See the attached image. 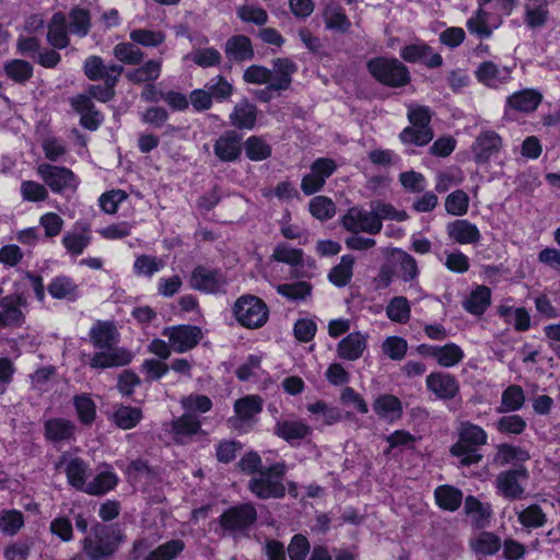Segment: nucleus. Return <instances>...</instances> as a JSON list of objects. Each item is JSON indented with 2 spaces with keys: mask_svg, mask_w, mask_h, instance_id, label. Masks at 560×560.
I'll return each instance as SVG.
<instances>
[{
  "mask_svg": "<svg viewBox=\"0 0 560 560\" xmlns=\"http://www.w3.org/2000/svg\"><path fill=\"white\" fill-rule=\"evenodd\" d=\"M66 475L69 483L83 491L86 487L88 465L80 458H72L66 467Z\"/></svg>",
  "mask_w": 560,
  "mask_h": 560,
  "instance_id": "48",
  "label": "nucleus"
},
{
  "mask_svg": "<svg viewBox=\"0 0 560 560\" xmlns=\"http://www.w3.org/2000/svg\"><path fill=\"white\" fill-rule=\"evenodd\" d=\"M162 69V61L150 59L142 66L127 72L126 78L132 83L153 82L159 79Z\"/></svg>",
  "mask_w": 560,
  "mask_h": 560,
  "instance_id": "36",
  "label": "nucleus"
},
{
  "mask_svg": "<svg viewBox=\"0 0 560 560\" xmlns=\"http://www.w3.org/2000/svg\"><path fill=\"white\" fill-rule=\"evenodd\" d=\"M501 138L494 131L481 132L472 147L474 159L477 163L487 162L501 149Z\"/></svg>",
  "mask_w": 560,
  "mask_h": 560,
  "instance_id": "21",
  "label": "nucleus"
},
{
  "mask_svg": "<svg viewBox=\"0 0 560 560\" xmlns=\"http://www.w3.org/2000/svg\"><path fill=\"white\" fill-rule=\"evenodd\" d=\"M271 89L284 90L291 83V75L295 72V65L285 58H279L273 62Z\"/></svg>",
  "mask_w": 560,
  "mask_h": 560,
  "instance_id": "39",
  "label": "nucleus"
},
{
  "mask_svg": "<svg viewBox=\"0 0 560 560\" xmlns=\"http://www.w3.org/2000/svg\"><path fill=\"white\" fill-rule=\"evenodd\" d=\"M47 40L52 47L58 49H62L68 46L69 38L66 16L63 13L57 12L52 15L50 23L48 24Z\"/></svg>",
  "mask_w": 560,
  "mask_h": 560,
  "instance_id": "33",
  "label": "nucleus"
},
{
  "mask_svg": "<svg viewBox=\"0 0 560 560\" xmlns=\"http://www.w3.org/2000/svg\"><path fill=\"white\" fill-rule=\"evenodd\" d=\"M285 475V465L277 463L257 475H254L248 481V489L259 499H279L285 494L283 477Z\"/></svg>",
  "mask_w": 560,
  "mask_h": 560,
  "instance_id": "4",
  "label": "nucleus"
},
{
  "mask_svg": "<svg viewBox=\"0 0 560 560\" xmlns=\"http://www.w3.org/2000/svg\"><path fill=\"white\" fill-rule=\"evenodd\" d=\"M142 419L140 408L130 406H120L113 413V421L122 430L135 428Z\"/></svg>",
  "mask_w": 560,
  "mask_h": 560,
  "instance_id": "46",
  "label": "nucleus"
},
{
  "mask_svg": "<svg viewBox=\"0 0 560 560\" xmlns=\"http://www.w3.org/2000/svg\"><path fill=\"white\" fill-rule=\"evenodd\" d=\"M200 429L201 422L192 413H184L172 422L173 438L179 444H186Z\"/></svg>",
  "mask_w": 560,
  "mask_h": 560,
  "instance_id": "25",
  "label": "nucleus"
},
{
  "mask_svg": "<svg viewBox=\"0 0 560 560\" xmlns=\"http://www.w3.org/2000/svg\"><path fill=\"white\" fill-rule=\"evenodd\" d=\"M436 504L446 511H456L462 503L463 493L452 486H440L434 491Z\"/></svg>",
  "mask_w": 560,
  "mask_h": 560,
  "instance_id": "41",
  "label": "nucleus"
},
{
  "mask_svg": "<svg viewBox=\"0 0 560 560\" xmlns=\"http://www.w3.org/2000/svg\"><path fill=\"white\" fill-rule=\"evenodd\" d=\"M262 410V399L257 395H247L234 402V416L228 422L233 430L249 432Z\"/></svg>",
  "mask_w": 560,
  "mask_h": 560,
  "instance_id": "8",
  "label": "nucleus"
},
{
  "mask_svg": "<svg viewBox=\"0 0 560 560\" xmlns=\"http://www.w3.org/2000/svg\"><path fill=\"white\" fill-rule=\"evenodd\" d=\"M408 120L411 126L406 127L400 132V141L405 144H428L433 138V132L429 126L431 121L429 108L425 106H410L408 108Z\"/></svg>",
  "mask_w": 560,
  "mask_h": 560,
  "instance_id": "5",
  "label": "nucleus"
},
{
  "mask_svg": "<svg viewBox=\"0 0 560 560\" xmlns=\"http://www.w3.org/2000/svg\"><path fill=\"white\" fill-rule=\"evenodd\" d=\"M117 475L113 471L98 474L91 482L86 483L84 492L92 495H101L112 490L117 485Z\"/></svg>",
  "mask_w": 560,
  "mask_h": 560,
  "instance_id": "52",
  "label": "nucleus"
},
{
  "mask_svg": "<svg viewBox=\"0 0 560 560\" xmlns=\"http://www.w3.org/2000/svg\"><path fill=\"white\" fill-rule=\"evenodd\" d=\"M476 77L483 84L497 88L510 80L511 70L508 67H499L492 61H486L476 70Z\"/></svg>",
  "mask_w": 560,
  "mask_h": 560,
  "instance_id": "26",
  "label": "nucleus"
},
{
  "mask_svg": "<svg viewBox=\"0 0 560 560\" xmlns=\"http://www.w3.org/2000/svg\"><path fill=\"white\" fill-rule=\"evenodd\" d=\"M418 350L422 355L434 359L440 366L445 369L458 365L465 358L464 350L455 342H447L443 346L421 345Z\"/></svg>",
  "mask_w": 560,
  "mask_h": 560,
  "instance_id": "15",
  "label": "nucleus"
},
{
  "mask_svg": "<svg viewBox=\"0 0 560 560\" xmlns=\"http://www.w3.org/2000/svg\"><path fill=\"white\" fill-rule=\"evenodd\" d=\"M236 320L246 328H259L264 326L269 316L266 303L255 295H242L233 306Z\"/></svg>",
  "mask_w": 560,
  "mask_h": 560,
  "instance_id": "7",
  "label": "nucleus"
},
{
  "mask_svg": "<svg viewBox=\"0 0 560 560\" xmlns=\"http://www.w3.org/2000/svg\"><path fill=\"white\" fill-rule=\"evenodd\" d=\"M245 152L252 161H262L270 156L271 148L261 138L252 136L245 142Z\"/></svg>",
  "mask_w": 560,
  "mask_h": 560,
  "instance_id": "62",
  "label": "nucleus"
},
{
  "mask_svg": "<svg viewBox=\"0 0 560 560\" xmlns=\"http://www.w3.org/2000/svg\"><path fill=\"white\" fill-rule=\"evenodd\" d=\"M27 300L23 294H11L0 301V326H20L24 322L23 310Z\"/></svg>",
  "mask_w": 560,
  "mask_h": 560,
  "instance_id": "19",
  "label": "nucleus"
},
{
  "mask_svg": "<svg viewBox=\"0 0 560 560\" xmlns=\"http://www.w3.org/2000/svg\"><path fill=\"white\" fill-rule=\"evenodd\" d=\"M205 88L210 92L211 97L217 101H224L229 98L233 92L232 84L221 75L210 79Z\"/></svg>",
  "mask_w": 560,
  "mask_h": 560,
  "instance_id": "64",
  "label": "nucleus"
},
{
  "mask_svg": "<svg viewBox=\"0 0 560 560\" xmlns=\"http://www.w3.org/2000/svg\"><path fill=\"white\" fill-rule=\"evenodd\" d=\"M342 226L353 233L378 234L383 224L378 222V218L373 214L372 209L364 210L361 207H351L341 218Z\"/></svg>",
  "mask_w": 560,
  "mask_h": 560,
  "instance_id": "9",
  "label": "nucleus"
},
{
  "mask_svg": "<svg viewBox=\"0 0 560 560\" xmlns=\"http://www.w3.org/2000/svg\"><path fill=\"white\" fill-rule=\"evenodd\" d=\"M257 520V512L253 504L244 503L233 506L221 515V525L231 532H243Z\"/></svg>",
  "mask_w": 560,
  "mask_h": 560,
  "instance_id": "16",
  "label": "nucleus"
},
{
  "mask_svg": "<svg viewBox=\"0 0 560 560\" xmlns=\"http://www.w3.org/2000/svg\"><path fill=\"white\" fill-rule=\"evenodd\" d=\"M525 402V395L521 386L511 385L503 393L499 412H510L520 410Z\"/></svg>",
  "mask_w": 560,
  "mask_h": 560,
  "instance_id": "47",
  "label": "nucleus"
},
{
  "mask_svg": "<svg viewBox=\"0 0 560 560\" xmlns=\"http://www.w3.org/2000/svg\"><path fill=\"white\" fill-rule=\"evenodd\" d=\"M470 547L478 555L491 556L500 549L501 541L494 534L483 532L470 540Z\"/></svg>",
  "mask_w": 560,
  "mask_h": 560,
  "instance_id": "45",
  "label": "nucleus"
},
{
  "mask_svg": "<svg viewBox=\"0 0 560 560\" xmlns=\"http://www.w3.org/2000/svg\"><path fill=\"white\" fill-rule=\"evenodd\" d=\"M469 207V197L464 190H455L445 199V210L447 213L462 217L467 213Z\"/></svg>",
  "mask_w": 560,
  "mask_h": 560,
  "instance_id": "59",
  "label": "nucleus"
},
{
  "mask_svg": "<svg viewBox=\"0 0 560 560\" xmlns=\"http://www.w3.org/2000/svg\"><path fill=\"white\" fill-rule=\"evenodd\" d=\"M225 54L230 60H247L254 55L250 40L246 36H233L225 44Z\"/></svg>",
  "mask_w": 560,
  "mask_h": 560,
  "instance_id": "40",
  "label": "nucleus"
},
{
  "mask_svg": "<svg viewBox=\"0 0 560 560\" xmlns=\"http://www.w3.org/2000/svg\"><path fill=\"white\" fill-rule=\"evenodd\" d=\"M24 525L22 512L18 510L0 511V530L8 536L15 535Z\"/></svg>",
  "mask_w": 560,
  "mask_h": 560,
  "instance_id": "57",
  "label": "nucleus"
},
{
  "mask_svg": "<svg viewBox=\"0 0 560 560\" xmlns=\"http://www.w3.org/2000/svg\"><path fill=\"white\" fill-rule=\"evenodd\" d=\"M90 340L96 352L90 359L93 369H108L128 364L132 355L119 348V335L113 323L96 322L90 329Z\"/></svg>",
  "mask_w": 560,
  "mask_h": 560,
  "instance_id": "1",
  "label": "nucleus"
},
{
  "mask_svg": "<svg viewBox=\"0 0 560 560\" xmlns=\"http://www.w3.org/2000/svg\"><path fill=\"white\" fill-rule=\"evenodd\" d=\"M368 347V335L360 331L348 334L337 345V354L340 359L355 361L360 359Z\"/></svg>",
  "mask_w": 560,
  "mask_h": 560,
  "instance_id": "20",
  "label": "nucleus"
},
{
  "mask_svg": "<svg viewBox=\"0 0 560 560\" xmlns=\"http://www.w3.org/2000/svg\"><path fill=\"white\" fill-rule=\"evenodd\" d=\"M114 57L126 65H140L144 54L136 43H119L113 49Z\"/></svg>",
  "mask_w": 560,
  "mask_h": 560,
  "instance_id": "49",
  "label": "nucleus"
},
{
  "mask_svg": "<svg viewBox=\"0 0 560 560\" xmlns=\"http://www.w3.org/2000/svg\"><path fill=\"white\" fill-rule=\"evenodd\" d=\"M368 69L375 80L387 86L399 88L410 81L407 67L397 59L375 58L369 61Z\"/></svg>",
  "mask_w": 560,
  "mask_h": 560,
  "instance_id": "6",
  "label": "nucleus"
},
{
  "mask_svg": "<svg viewBox=\"0 0 560 560\" xmlns=\"http://www.w3.org/2000/svg\"><path fill=\"white\" fill-rule=\"evenodd\" d=\"M83 70L90 80L116 84L124 68L117 63L105 65L101 57L90 56L84 62Z\"/></svg>",
  "mask_w": 560,
  "mask_h": 560,
  "instance_id": "17",
  "label": "nucleus"
},
{
  "mask_svg": "<svg viewBox=\"0 0 560 560\" xmlns=\"http://www.w3.org/2000/svg\"><path fill=\"white\" fill-rule=\"evenodd\" d=\"M529 459V454L526 450L513 446L510 444H499L493 463L500 467L509 464L524 463Z\"/></svg>",
  "mask_w": 560,
  "mask_h": 560,
  "instance_id": "37",
  "label": "nucleus"
},
{
  "mask_svg": "<svg viewBox=\"0 0 560 560\" xmlns=\"http://www.w3.org/2000/svg\"><path fill=\"white\" fill-rule=\"evenodd\" d=\"M168 338L170 346L177 353H184L198 345L202 335L196 326L179 325L167 327L162 331Z\"/></svg>",
  "mask_w": 560,
  "mask_h": 560,
  "instance_id": "14",
  "label": "nucleus"
},
{
  "mask_svg": "<svg viewBox=\"0 0 560 560\" xmlns=\"http://www.w3.org/2000/svg\"><path fill=\"white\" fill-rule=\"evenodd\" d=\"M486 431L474 423L463 422L458 432V441L451 447L452 455L460 457V464L469 466L481 460L482 456L477 453V447L487 443Z\"/></svg>",
  "mask_w": 560,
  "mask_h": 560,
  "instance_id": "2",
  "label": "nucleus"
},
{
  "mask_svg": "<svg viewBox=\"0 0 560 560\" xmlns=\"http://www.w3.org/2000/svg\"><path fill=\"white\" fill-rule=\"evenodd\" d=\"M427 388L438 398L450 400L459 392V383L455 376L445 372L430 373L425 378Z\"/></svg>",
  "mask_w": 560,
  "mask_h": 560,
  "instance_id": "18",
  "label": "nucleus"
},
{
  "mask_svg": "<svg viewBox=\"0 0 560 560\" xmlns=\"http://www.w3.org/2000/svg\"><path fill=\"white\" fill-rule=\"evenodd\" d=\"M373 409L380 418L390 422L398 420L402 415L401 402L394 395H382L376 398Z\"/></svg>",
  "mask_w": 560,
  "mask_h": 560,
  "instance_id": "32",
  "label": "nucleus"
},
{
  "mask_svg": "<svg viewBox=\"0 0 560 560\" xmlns=\"http://www.w3.org/2000/svg\"><path fill=\"white\" fill-rule=\"evenodd\" d=\"M353 265L354 258L351 255H343L340 262L329 271V281L336 287H346L352 278Z\"/></svg>",
  "mask_w": 560,
  "mask_h": 560,
  "instance_id": "43",
  "label": "nucleus"
},
{
  "mask_svg": "<svg viewBox=\"0 0 560 560\" xmlns=\"http://www.w3.org/2000/svg\"><path fill=\"white\" fill-rule=\"evenodd\" d=\"M52 299L74 302L80 298V289L77 282L68 276H56L47 287Z\"/></svg>",
  "mask_w": 560,
  "mask_h": 560,
  "instance_id": "22",
  "label": "nucleus"
},
{
  "mask_svg": "<svg viewBox=\"0 0 560 560\" xmlns=\"http://www.w3.org/2000/svg\"><path fill=\"white\" fill-rule=\"evenodd\" d=\"M394 259L397 264V272L399 278L406 282H411L410 289L419 290L418 284L413 283L419 275L416 259L410 254L400 249L394 250Z\"/></svg>",
  "mask_w": 560,
  "mask_h": 560,
  "instance_id": "29",
  "label": "nucleus"
},
{
  "mask_svg": "<svg viewBox=\"0 0 560 560\" xmlns=\"http://www.w3.org/2000/svg\"><path fill=\"white\" fill-rule=\"evenodd\" d=\"M276 290L280 295L291 302L305 301L312 294V285L306 281L278 284Z\"/></svg>",
  "mask_w": 560,
  "mask_h": 560,
  "instance_id": "44",
  "label": "nucleus"
},
{
  "mask_svg": "<svg viewBox=\"0 0 560 560\" xmlns=\"http://www.w3.org/2000/svg\"><path fill=\"white\" fill-rule=\"evenodd\" d=\"M3 70L7 77L16 83H24L33 75V66L22 59H12L5 62Z\"/></svg>",
  "mask_w": 560,
  "mask_h": 560,
  "instance_id": "51",
  "label": "nucleus"
},
{
  "mask_svg": "<svg viewBox=\"0 0 560 560\" xmlns=\"http://www.w3.org/2000/svg\"><path fill=\"white\" fill-rule=\"evenodd\" d=\"M37 174L54 192L73 190L78 186L73 172L67 167L43 163L38 165Z\"/></svg>",
  "mask_w": 560,
  "mask_h": 560,
  "instance_id": "12",
  "label": "nucleus"
},
{
  "mask_svg": "<svg viewBox=\"0 0 560 560\" xmlns=\"http://www.w3.org/2000/svg\"><path fill=\"white\" fill-rule=\"evenodd\" d=\"M501 24V20L494 24H491L490 13L483 10L481 7L478 8L466 21V27L468 32L481 39L490 38L493 34V31L497 30Z\"/></svg>",
  "mask_w": 560,
  "mask_h": 560,
  "instance_id": "23",
  "label": "nucleus"
},
{
  "mask_svg": "<svg viewBox=\"0 0 560 560\" xmlns=\"http://www.w3.org/2000/svg\"><path fill=\"white\" fill-rule=\"evenodd\" d=\"M62 245L71 255L79 256L91 243L88 233L67 232L61 240Z\"/></svg>",
  "mask_w": 560,
  "mask_h": 560,
  "instance_id": "60",
  "label": "nucleus"
},
{
  "mask_svg": "<svg viewBox=\"0 0 560 560\" xmlns=\"http://www.w3.org/2000/svg\"><path fill=\"white\" fill-rule=\"evenodd\" d=\"M165 266L162 258L152 255H139L136 257L132 266L133 273L137 277L152 278Z\"/></svg>",
  "mask_w": 560,
  "mask_h": 560,
  "instance_id": "42",
  "label": "nucleus"
},
{
  "mask_svg": "<svg viewBox=\"0 0 560 560\" xmlns=\"http://www.w3.org/2000/svg\"><path fill=\"white\" fill-rule=\"evenodd\" d=\"M310 432L311 429L307 424L302 421L294 420L278 421L273 428L275 435L289 443L303 440L310 434Z\"/></svg>",
  "mask_w": 560,
  "mask_h": 560,
  "instance_id": "30",
  "label": "nucleus"
},
{
  "mask_svg": "<svg viewBox=\"0 0 560 560\" xmlns=\"http://www.w3.org/2000/svg\"><path fill=\"white\" fill-rule=\"evenodd\" d=\"M122 540L119 528L96 524L84 538L83 549L92 560H100L114 553Z\"/></svg>",
  "mask_w": 560,
  "mask_h": 560,
  "instance_id": "3",
  "label": "nucleus"
},
{
  "mask_svg": "<svg viewBox=\"0 0 560 560\" xmlns=\"http://www.w3.org/2000/svg\"><path fill=\"white\" fill-rule=\"evenodd\" d=\"M185 545L179 539L170 540L151 551L145 560H172L179 555Z\"/></svg>",
  "mask_w": 560,
  "mask_h": 560,
  "instance_id": "63",
  "label": "nucleus"
},
{
  "mask_svg": "<svg viewBox=\"0 0 560 560\" xmlns=\"http://www.w3.org/2000/svg\"><path fill=\"white\" fill-rule=\"evenodd\" d=\"M130 39L143 47H158L165 42L166 35L161 31L136 28L129 34Z\"/></svg>",
  "mask_w": 560,
  "mask_h": 560,
  "instance_id": "56",
  "label": "nucleus"
},
{
  "mask_svg": "<svg viewBox=\"0 0 560 560\" xmlns=\"http://www.w3.org/2000/svg\"><path fill=\"white\" fill-rule=\"evenodd\" d=\"M190 287L205 293H218L224 290L228 281L221 270L198 266L190 276Z\"/></svg>",
  "mask_w": 560,
  "mask_h": 560,
  "instance_id": "13",
  "label": "nucleus"
},
{
  "mask_svg": "<svg viewBox=\"0 0 560 560\" xmlns=\"http://www.w3.org/2000/svg\"><path fill=\"white\" fill-rule=\"evenodd\" d=\"M74 431V424L67 419L52 418L45 422V436L52 442L68 441Z\"/></svg>",
  "mask_w": 560,
  "mask_h": 560,
  "instance_id": "34",
  "label": "nucleus"
},
{
  "mask_svg": "<svg viewBox=\"0 0 560 560\" xmlns=\"http://www.w3.org/2000/svg\"><path fill=\"white\" fill-rule=\"evenodd\" d=\"M447 234L458 244H475L480 240L478 228L467 220H455L447 225Z\"/></svg>",
  "mask_w": 560,
  "mask_h": 560,
  "instance_id": "28",
  "label": "nucleus"
},
{
  "mask_svg": "<svg viewBox=\"0 0 560 560\" xmlns=\"http://www.w3.org/2000/svg\"><path fill=\"white\" fill-rule=\"evenodd\" d=\"M498 314L506 323L512 324L515 330L526 331L530 326V316L524 307L502 304L498 308Z\"/></svg>",
  "mask_w": 560,
  "mask_h": 560,
  "instance_id": "38",
  "label": "nucleus"
},
{
  "mask_svg": "<svg viewBox=\"0 0 560 560\" xmlns=\"http://www.w3.org/2000/svg\"><path fill=\"white\" fill-rule=\"evenodd\" d=\"M528 479L525 467L501 471L495 478V489L499 494L509 500L521 499L525 492L523 482Z\"/></svg>",
  "mask_w": 560,
  "mask_h": 560,
  "instance_id": "11",
  "label": "nucleus"
},
{
  "mask_svg": "<svg viewBox=\"0 0 560 560\" xmlns=\"http://www.w3.org/2000/svg\"><path fill=\"white\" fill-rule=\"evenodd\" d=\"M491 303V290L486 285H477L464 301V308L472 315H481Z\"/></svg>",
  "mask_w": 560,
  "mask_h": 560,
  "instance_id": "35",
  "label": "nucleus"
},
{
  "mask_svg": "<svg viewBox=\"0 0 560 560\" xmlns=\"http://www.w3.org/2000/svg\"><path fill=\"white\" fill-rule=\"evenodd\" d=\"M542 95L533 89H525L513 93L506 98V106L511 109L529 113L541 103Z\"/></svg>",
  "mask_w": 560,
  "mask_h": 560,
  "instance_id": "27",
  "label": "nucleus"
},
{
  "mask_svg": "<svg viewBox=\"0 0 560 560\" xmlns=\"http://www.w3.org/2000/svg\"><path fill=\"white\" fill-rule=\"evenodd\" d=\"M410 305L406 298L395 296L386 306V315L392 322L405 324L410 318Z\"/></svg>",
  "mask_w": 560,
  "mask_h": 560,
  "instance_id": "54",
  "label": "nucleus"
},
{
  "mask_svg": "<svg viewBox=\"0 0 560 560\" xmlns=\"http://www.w3.org/2000/svg\"><path fill=\"white\" fill-rule=\"evenodd\" d=\"M520 523L527 528L541 527L546 523V514L539 505L532 504L517 513Z\"/></svg>",
  "mask_w": 560,
  "mask_h": 560,
  "instance_id": "61",
  "label": "nucleus"
},
{
  "mask_svg": "<svg viewBox=\"0 0 560 560\" xmlns=\"http://www.w3.org/2000/svg\"><path fill=\"white\" fill-rule=\"evenodd\" d=\"M326 26L330 30L346 32L350 27V22L343 10L337 4H328L324 11Z\"/></svg>",
  "mask_w": 560,
  "mask_h": 560,
  "instance_id": "55",
  "label": "nucleus"
},
{
  "mask_svg": "<svg viewBox=\"0 0 560 560\" xmlns=\"http://www.w3.org/2000/svg\"><path fill=\"white\" fill-rule=\"evenodd\" d=\"M311 214L320 221H327L336 214L334 201L326 196H316L308 203Z\"/></svg>",
  "mask_w": 560,
  "mask_h": 560,
  "instance_id": "53",
  "label": "nucleus"
},
{
  "mask_svg": "<svg viewBox=\"0 0 560 560\" xmlns=\"http://www.w3.org/2000/svg\"><path fill=\"white\" fill-rule=\"evenodd\" d=\"M336 170L337 165L334 160L328 158L316 159L310 167V173L304 175L301 180L302 191L307 196L318 192Z\"/></svg>",
  "mask_w": 560,
  "mask_h": 560,
  "instance_id": "10",
  "label": "nucleus"
},
{
  "mask_svg": "<svg viewBox=\"0 0 560 560\" xmlns=\"http://www.w3.org/2000/svg\"><path fill=\"white\" fill-rule=\"evenodd\" d=\"M257 109L254 104L242 101L234 106L230 115L231 125L238 129H253L256 122Z\"/></svg>",
  "mask_w": 560,
  "mask_h": 560,
  "instance_id": "31",
  "label": "nucleus"
},
{
  "mask_svg": "<svg viewBox=\"0 0 560 560\" xmlns=\"http://www.w3.org/2000/svg\"><path fill=\"white\" fill-rule=\"evenodd\" d=\"M370 208L373 214L378 218V222L383 224V220L405 221L408 219V214L404 210H397L390 203L383 201H372Z\"/></svg>",
  "mask_w": 560,
  "mask_h": 560,
  "instance_id": "58",
  "label": "nucleus"
},
{
  "mask_svg": "<svg viewBox=\"0 0 560 560\" xmlns=\"http://www.w3.org/2000/svg\"><path fill=\"white\" fill-rule=\"evenodd\" d=\"M192 61L195 65L208 68L221 62V54L213 47L195 49L183 57V61Z\"/></svg>",
  "mask_w": 560,
  "mask_h": 560,
  "instance_id": "50",
  "label": "nucleus"
},
{
  "mask_svg": "<svg viewBox=\"0 0 560 560\" xmlns=\"http://www.w3.org/2000/svg\"><path fill=\"white\" fill-rule=\"evenodd\" d=\"M241 137L234 131L223 133L214 143V154L223 162L235 161L241 152Z\"/></svg>",
  "mask_w": 560,
  "mask_h": 560,
  "instance_id": "24",
  "label": "nucleus"
}]
</instances>
